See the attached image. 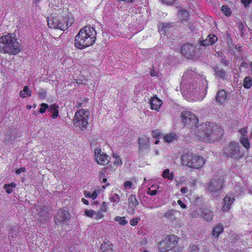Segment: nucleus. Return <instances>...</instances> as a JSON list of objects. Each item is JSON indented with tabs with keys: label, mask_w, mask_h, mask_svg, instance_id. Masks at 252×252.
Segmentation results:
<instances>
[{
	"label": "nucleus",
	"mask_w": 252,
	"mask_h": 252,
	"mask_svg": "<svg viewBox=\"0 0 252 252\" xmlns=\"http://www.w3.org/2000/svg\"><path fill=\"white\" fill-rule=\"evenodd\" d=\"M198 139L205 142H213L221 138L223 131L220 125L210 122L202 123L194 128Z\"/></svg>",
	"instance_id": "nucleus-1"
},
{
	"label": "nucleus",
	"mask_w": 252,
	"mask_h": 252,
	"mask_svg": "<svg viewBox=\"0 0 252 252\" xmlns=\"http://www.w3.org/2000/svg\"><path fill=\"white\" fill-rule=\"evenodd\" d=\"M96 32L91 27L81 29L75 38V46L78 49H84L94 44L96 39Z\"/></svg>",
	"instance_id": "nucleus-2"
},
{
	"label": "nucleus",
	"mask_w": 252,
	"mask_h": 252,
	"mask_svg": "<svg viewBox=\"0 0 252 252\" xmlns=\"http://www.w3.org/2000/svg\"><path fill=\"white\" fill-rule=\"evenodd\" d=\"M21 51L20 43L12 34L0 37V52L15 55Z\"/></svg>",
	"instance_id": "nucleus-3"
},
{
	"label": "nucleus",
	"mask_w": 252,
	"mask_h": 252,
	"mask_svg": "<svg viewBox=\"0 0 252 252\" xmlns=\"http://www.w3.org/2000/svg\"><path fill=\"white\" fill-rule=\"evenodd\" d=\"M68 12L65 11L63 14L59 13L58 16H53L48 18L47 21L49 28L58 29L62 31L66 30L72 23V21L67 20Z\"/></svg>",
	"instance_id": "nucleus-4"
},
{
	"label": "nucleus",
	"mask_w": 252,
	"mask_h": 252,
	"mask_svg": "<svg viewBox=\"0 0 252 252\" xmlns=\"http://www.w3.org/2000/svg\"><path fill=\"white\" fill-rule=\"evenodd\" d=\"M223 155L225 157L236 159H240L243 157V153L240 150L239 143L235 141L226 144L223 148Z\"/></svg>",
	"instance_id": "nucleus-5"
},
{
	"label": "nucleus",
	"mask_w": 252,
	"mask_h": 252,
	"mask_svg": "<svg viewBox=\"0 0 252 252\" xmlns=\"http://www.w3.org/2000/svg\"><path fill=\"white\" fill-rule=\"evenodd\" d=\"M182 160L183 163L187 166L195 169H199L205 163L203 158L190 153L183 155Z\"/></svg>",
	"instance_id": "nucleus-6"
},
{
	"label": "nucleus",
	"mask_w": 252,
	"mask_h": 252,
	"mask_svg": "<svg viewBox=\"0 0 252 252\" xmlns=\"http://www.w3.org/2000/svg\"><path fill=\"white\" fill-rule=\"evenodd\" d=\"M90 116V112L88 110L80 109L78 110L75 114L73 123L80 128H86L88 125V118Z\"/></svg>",
	"instance_id": "nucleus-7"
},
{
	"label": "nucleus",
	"mask_w": 252,
	"mask_h": 252,
	"mask_svg": "<svg viewBox=\"0 0 252 252\" xmlns=\"http://www.w3.org/2000/svg\"><path fill=\"white\" fill-rule=\"evenodd\" d=\"M177 243V239L175 235L167 236L158 243V250L161 252L168 251L174 248Z\"/></svg>",
	"instance_id": "nucleus-8"
},
{
	"label": "nucleus",
	"mask_w": 252,
	"mask_h": 252,
	"mask_svg": "<svg viewBox=\"0 0 252 252\" xmlns=\"http://www.w3.org/2000/svg\"><path fill=\"white\" fill-rule=\"evenodd\" d=\"M199 49L192 44H186L182 46L181 53L186 58L196 60L199 57Z\"/></svg>",
	"instance_id": "nucleus-9"
},
{
	"label": "nucleus",
	"mask_w": 252,
	"mask_h": 252,
	"mask_svg": "<svg viewBox=\"0 0 252 252\" xmlns=\"http://www.w3.org/2000/svg\"><path fill=\"white\" fill-rule=\"evenodd\" d=\"M223 183V179H213L208 183L206 190L212 195H214L216 193L220 192L222 188Z\"/></svg>",
	"instance_id": "nucleus-10"
},
{
	"label": "nucleus",
	"mask_w": 252,
	"mask_h": 252,
	"mask_svg": "<svg viewBox=\"0 0 252 252\" xmlns=\"http://www.w3.org/2000/svg\"><path fill=\"white\" fill-rule=\"evenodd\" d=\"M94 156L96 161L98 164L105 165L107 164L110 159V157L106 154L101 152V149L94 150Z\"/></svg>",
	"instance_id": "nucleus-11"
},
{
	"label": "nucleus",
	"mask_w": 252,
	"mask_h": 252,
	"mask_svg": "<svg viewBox=\"0 0 252 252\" xmlns=\"http://www.w3.org/2000/svg\"><path fill=\"white\" fill-rule=\"evenodd\" d=\"M70 219V214L67 211L60 210L55 217V221L57 225L66 222Z\"/></svg>",
	"instance_id": "nucleus-12"
},
{
	"label": "nucleus",
	"mask_w": 252,
	"mask_h": 252,
	"mask_svg": "<svg viewBox=\"0 0 252 252\" xmlns=\"http://www.w3.org/2000/svg\"><path fill=\"white\" fill-rule=\"evenodd\" d=\"M213 69L214 72V75L218 79L223 80L227 79V73L224 69L217 65L214 66Z\"/></svg>",
	"instance_id": "nucleus-13"
},
{
	"label": "nucleus",
	"mask_w": 252,
	"mask_h": 252,
	"mask_svg": "<svg viewBox=\"0 0 252 252\" xmlns=\"http://www.w3.org/2000/svg\"><path fill=\"white\" fill-rule=\"evenodd\" d=\"M138 205V202L135 195H130L128 198V211L130 214H133L134 213V208Z\"/></svg>",
	"instance_id": "nucleus-14"
},
{
	"label": "nucleus",
	"mask_w": 252,
	"mask_h": 252,
	"mask_svg": "<svg viewBox=\"0 0 252 252\" xmlns=\"http://www.w3.org/2000/svg\"><path fill=\"white\" fill-rule=\"evenodd\" d=\"M139 149L141 151L148 149L149 148V139L146 136L140 137L138 139Z\"/></svg>",
	"instance_id": "nucleus-15"
},
{
	"label": "nucleus",
	"mask_w": 252,
	"mask_h": 252,
	"mask_svg": "<svg viewBox=\"0 0 252 252\" xmlns=\"http://www.w3.org/2000/svg\"><path fill=\"white\" fill-rule=\"evenodd\" d=\"M151 108L153 110L158 111L160 107L162 102L157 96L151 98L150 100Z\"/></svg>",
	"instance_id": "nucleus-16"
},
{
	"label": "nucleus",
	"mask_w": 252,
	"mask_h": 252,
	"mask_svg": "<svg viewBox=\"0 0 252 252\" xmlns=\"http://www.w3.org/2000/svg\"><path fill=\"white\" fill-rule=\"evenodd\" d=\"M201 216L206 220L209 221L213 219V212L212 211L207 208H202L201 209Z\"/></svg>",
	"instance_id": "nucleus-17"
},
{
	"label": "nucleus",
	"mask_w": 252,
	"mask_h": 252,
	"mask_svg": "<svg viewBox=\"0 0 252 252\" xmlns=\"http://www.w3.org/2000/svg\"><path fill=\"white\" fill-rule=\"evenodd\" d=\"M234 198L230 197L229 195H226L223 199V206L222 210L223 211H227L230 208V206L234 201Z\"/></svg>",
	"instance_id": "nucleus-18"
},
{
	"label": "nucleus",
	"mask_w": 252,
	"mask_h": 252,
	"mask_svg": "<svg viewBox=\"0 0 252 252\" xmlns=\"http://www.w3.org/2000/svg\"><path fill=\"white\" fill-rule=\"evenodd\" d=\"M227 98V95L225 90L222 89L220 90L217 94L216 97V100L220 104H222L225 102Z\"/></svg>",
	"instance_id": "nucleus-19"
},
{
	"label": "nucleus",
	"mask_w": 252,
	"mask_h": 252,
	"mask_svg": "<svg viewBox=\"0 0 252 252\" xmlns=\"http://www.w3.org/2000/svg\"><path fill=\"white\" fill-rule=\"evenodd\" d=\"M178 139V136L175 133L171 132L163 136V139L165 142L167 143H171L174 140Z\"/></svg>",
	"instance_id": "nucleus-20"
},
{
	"label": "nucleus",
	"mask_w": 252,
	"mask_h": 252,
	"mask_svg": "<svg viewBox=\"0 0 252 252\" xmlns=\"http://www.w3.org/2000/svg\"><path fill=\"white\" fill-rule=\"evenodd\" d=\"M198 119L194 114V117H191L189 119H184V123L185 125L189 127H192L195 126L197 123Z\"/></svg>",
	"instance_id": "nucleus-21"
},
{
	"label": "nucleus",
	"mask_w": 252,
	"mask_h": 252,
	"mask_svg": "<svg viewBox=\"0 0 252 252\" xmlns=\"http://www.w3.org/2000/svg\"><path fill=\"white\" fill-rule=\"evenodd\" d=\"M49 6L55 10L61 9V7L62 5L60 0H48Z\"/></svg>",
	"instance_id": "nucleus-22"
},
{
	"label": "nucleus",
	"mask_w": 252,
	"mask_h": 252,
	"mask_svg": "<svg viewBox=\"0 0 252 252\" xmlns=\"http://www.w3.org/2000/svg\"><path fill=\"white\" fill-rule=\"evenodd\" d=\"M19 95L22 98H25L27 96H31L32 95V92L29 89L28 86H25L23 88V90L19 93Z\"/></svg>",
	"instance_id": "nucleus-23"
},
{
	"label": "nucleus",
	"mask_w": 252,
	"mask_h": 252,
	"mask_svg": "<svg viewBox=\"0 0 252 252\" xmlns=\"http://www.w3.org/2000/svg\"><path fill=\"white\" fill-rule=\"evenodd\" d=\"M88 102V99L86 97H80L77 100L76 107L79 108L86 106V104Z\"/></svg>",
	"instance_id": "nucleus-24"
},
{
	"label": "nucleus",
	"mask_w": 252,
	"mask_h": 252,
	"mask_svg": "<svg viewBox=\"0 0 252 252\" xmlns=\"http://www.w3.org/2000/svg\"><path fill=\"white\" fill-rule=\"evenodd\" d=\"M174 27V25L173 23H162L160 24V31L164 32Z\"/></svg>",
	"instance_id": "nucleus-25"
},
{
	"label": "nucleus",
	"mask_w": 252,
	"mask_h": 252,
	"mask_svg": "<svg viewBox=\"0 0 252 252\" xmlns=\"http://www.w3.org/2000/svg\"><path fill=\"white\" fill-rule=\"evenodd\" d=\"M243 86L246 89H250L252 86V78L246 76L243 80Z\"/></svg>",
	"instance_id": "nucleus-26"
},
{
	"label": "nucleus",
	"mask_w": 252,
	"mask_h": 252,
	"mask_svg": "<svg viewBox=\"0 0 252 252\" xmlns=\"http://www.w3.org/2000/svg\"><path fill=\"white\" fill-rule=\"evenodd\" d=\"M178 16L181 20H187L189 17V13L185 9H181L179 11Z\"/></svg>",
	"instance_id": "nucleus-27"
},
{
	"label": "nucleus",
	"mask_w": 252,
	"mask_h": 252,
	"mask_svg": "<svg viewBox=\"0 0 252 252\" xmlns=\"http://www.w3.org/2000/svg\"><path fill=\"white\" fill-rule=\"evenodd\" d=\"M223 227L222 225L219 224L216 226L213 230V235L215 237H218L219 235L223 231Z\"/></svg>",
	"instance_id": "nucleus-28"
},
{
	"label": "nucleus",
	"mask_w": 252,
	"mask_h": 252,
	"mask_svg": "<svg viewBox=\"0 0 252 252\" xmlns=\"http://www.w3.org/2000/svg\"><path fill=\"white\" fill-rule=\"evenodd\" d=\"M240 141L242 145L247 150L250 148V142L247 138H246L244 136H241L240 138Z\"/></svg>",
	"instance_id": "nucleus-29"
},
{
	"label": "nucleus",
	"mask_w": 252,
	"mask_h": 252,
	"mask_svg": "<svg viewBox=\"0 0 252 252\" xmlns=\"http://www.w3.org/2000/svg\"><path fill=\"white\" fill-rule=\"evenodd\" d=\"M189 92L191 94H200V88L198 87L197 85L195 83L192 84L189 87Z\"/></svg>",
	"instance_id": "nucleus-30"
},
{
	"label": "nucleus",
	"mask_w": 252,
	"mask_h": 252,
	"mask_svg": "<svg viewBox=\"0 0 252 252\" xmlns=\"http://www.w3.org/2000/svg\"><path fill=\"white\" fill-rule=\"evenodd\" d=\"M191 117H194V114L189 111H184L182 113V118L183 122L184 119L188 120Z\"/></svg>",
	"instance_id": "nucleus-31"
},
{
	"label": "nucleus",
	"mask_w": 252,
	"mask_h": 252,
	"mask_svg": "<svg viewBox=\"0 0 252 252\" xmlns=\"http://www.w3.org/2000/svg\"><path fill=\"white\" fill-rule=\"evenodd\" d=\"M175 213V211L173 210H169L164 214L163 217L168 219H174Z\"/></svg>",
	"instance_id": "nucleus-32"
},
{
	"label": "nucleus",
	"mask_w": 252,
	"mask_h": 252,
	"mask_svg": "<svg viewBox=\"0 0 252 252\" xmlns=\"http://www.w3.org/2000/svg\"><path fill=\"white\" fill-rule=\"evenodd\" d=\"M115 220L119 222V224L122 225H125L128 222V221L125 220V217H121L119 216L116 217L115 218Z\"/></svg>",
	"instance_id": "nucleus-33"
},
{
	"label": "nucleus",
	"mask_w": 252,
	"mask_h": 252,
	"mask_svg": "<svg viewBox=\"0 0 252 252\" xmlns=\"http://www.w3.org/2000/svg\"><path fill=\"white\" fill-rule=\"evenodd\" d=\"M113 157L115 158L114 164L117 166L120 165L122 164V161L120 157L115 153L113 154Z\"/></svg>",
	"instance_id": "nucleus-34"
},
{
	"label": "nucleus",
	"mask_w": 252,
	"mask_h": 252,
	"mask_svg": "<svg viewBox=\"0 0 252 252\" xmlns=\"http://www.w3.org/2000/svg\"><path fill=\"white\" fill-rule=\"evenodd\" d=\"M222 12L227 16L231 15V11L230 9L226 5H222L221 8Z\"/></svg>",
	"instance_id": "nucleus-35"
},
{
	"label": "nucleus",
	"mask_w": 252,
	"mask_h": 252,
	"mask_svg": "<svg viewBox=\"0 0 252 252\" xmlns=\"http://www.w3.org/2000/svg\"><path fill=\"white\" fill-rule=\"evenodd\" d=\"M47 207L45 206H43V207L40 208V210L39 212V215L40 217L46 218L48 217V213L47 212Z\"/></svg>",
	"instance_id": "nucleus-36"
},
{
	"label": "nucleus",
	"mask_w": 252,
	"mask_h": 252,
	"mask_svg": "<svg viewBox=\"0 0 252 252\" xmlns=\"http://www.w3.org/2000/svg\"><path fill=\"white\" fill-rule=\"evenodd\" d=\"M207 37L211 44H214L218 40V37L214 34H210L208 35Z\"/></svg>",
	"instance_id": "nucleus-37"
},
{
	"label": "nucleus",
	"mask_w": 252,
	"mask_h": 252,
	"mask_svg": "<svg viewBox=\"0 0 252 252\" xmlns=\"http://www.w3.org/2000/svg\"><path fill=\"white\" fill-rule=\"evenodd\" d=\"M85 214L86 216L92 218L95 214V211L93 210H85Z\"/></svg>",
	"instance_id": "nucleus-38"
},
{
	"label": "nucleus",
	"mask_w": 252,
	"mask_h": 252,
	"mask_svg": "<svg viewBox=\"0 0 252 252\" xmlns=\"http://www.w3.org/2000/svg\"><path fill=\"white\" fill-rule=\"evenodd\" d=\"M198 43L200 44V45L203 46H209V45H212L210 41L208 40L207 37L205 40H199L198 41Z\"/></svg>",
	"instance_id": "nucleus-39"
},
{
	"label": "nucleus",
	"mask_w": 252,
	"mask_h": 252,
	"mask_svg": "<svg viewBox=\"0 0 252 252\" xmlns=\"http://www.w3.org/2000/svg\"><path fill=\"white\" fill-rule=\"evenodd\" d=\"M48 108V104L46 103H42L41 104V108L39 109V112L40 113H43Z\"/></svg>",
	"instance_id": "nucleus-40"
},
{
	"label": "nucleus",
	"mask_w": 252,
	"mask_h": 252,
	"mask_svg": "<svg viewBox=\"0 0 252 252\" xmlns=\"http://www.w3.org/2000/svg\"><path fill=\"white\" fill-rule=\"evenodd\" d=\"M189 251L191 252H198V248L195 245H191L189 247Z\"/></svg>",
	"instance_id": "nucleus-41"
},
{
	"label": "nucleus",
	"mask_w": 252,
	"mask_h": 252,
	"mask_svg": "<svg viewBox=\"0 0 252 252\" xmlns=\"http://www.w3.org/2000/svg\"><path fill=\"white\" fill-rule=\"evenodd\" d=\"M58 108V105H56L55 104H53L49 106L48 105V108L47 109L50 111H53L56 110Z\"/></svg>",
	"instance_id": "nucleus-42"
},
{
	"label": "nucleus",
	"mask_w": 252,
	"mask_h": 252,
	"mask_svg": "<svg viewBox=\"0 0 252 252\" xmlns=\"http://www.w3.org/2000/svg\"><path fill=\"white\" fill-rule=\"evenodd\" d=\"M119 199V195L116 193H114L111 197V200L114 202H117Z\"/></svg>",
	"instance_id": "nucleus-43"
},
{
	"label": "nucleus",
	"mask_w": 252,
	"mask_h": 252,
	"mask_svg": "<svg viewBox=\"0 0 252 252\" xmlns=\"http://www.w3.org/2000/svg\"><path fill=\"white\" fill-rule=\"evenodd\" d=\"M3 188L5 189L6 192L8 194L11 193L13 191L12 189L10 187V186H9V185L5 184Z\"/></svg>",
	"instance_id": "nucleus-44"
},
{
	"label": "nucleus",
	"mask_w": 252,
	"mask_h": 252,
	"mask_svg": "<svg viewBox=\"0 0 252 252\" xmlns=\"http://www.w3.org/2000/svg\"><path fill=\"white\" fill-rule=\"evenodd\" d=\"M132 183L130 181H127L125 182L124 183V187L126 189H130L131 188Z\"/></svg>",
	"instance_id": "nucleus-45"
},
{
	"label": "nucleus",
	"mask_w": 252,
	"mask_h": 252,
	"mask_svg": "<svg viewBox=\"0 0 252 252\" xmlns=\"http://www.w3.org/2000/svg\"><path fill=\"white\" fill-rule=\"evenodd\" d=\"M160 135V132L158 130H154L152 131V136L155 138H157Z\"/></svg>",
	"instance_id": "nucleus-46"
},
{
	"label": "nucleus",
	"mask_w": 252,
	"mask_h": 252,
	"mask_svg": "<svg viewBox=\"0 0 252 252\" xmlns=\"http://www.w3.org/2000/svg\"><path fill=\"white\" fill-rule=\"evenodd\" d=\"M95 219H101L103 217V215L102 214V211H98L97 213L95 212Z\"/></svg>",
	"instance_id": "nucleus-47"
},
{
	"label": "nucleus",
	"mask_w": 252,
	"mask_h": 252,
	"mask_svg": "<svg viewBox=\"0 0 252 252\" xmlns=\"http://www.w3.org/2000/svg\"><path fill=\"white\" fill-rule=\"evenodd\" d=\"M38 94L40 98L43 99L45 97V92L44 90L41 89L38 91Z\"/></svg>",
	"instance_id": "nucleus-48"
},
{
	"label": "nucleus",
	"mask_w": 252,
	"mask_h": 252,
	"mask_svg": "<svg viewBox=\"0 0 252 252\" xmlns=\"http://www.w3.org/2000/svg\"><path fill=\"white\" fill-rule=\"evenodd\" d=\"M138 220H139V219H138L137 218H135L131 219L129 222L130 225L132 226L136 225L138 222Z\"/></svg>",
	"instance_id": "nucleus-49"
},
{
	"label": "nucleus",
	"mask_w": 252,
	"mask_h": 252,
	"mask_svg": "<svg viewBox=\"0 0 252 252\" xmlns=\"http://www.w3.org/2000/svg\"><path fill=\"white\" fill-rule=\"evenodd\" d=\"M242 136L245 137L247 134V129L246 127H243L239 130Z\"/></svg>",
	"instance_id": "nucleus-50"
},
{
	"label": "nucleus",
	"mask_w": 252,
	"mask_h": 252,
	"mask_svg": "<svg viewBox=\"0 0 252 252\" xmlns=\"http://www.w3.org/2000/svg\"><path fill=\"white\" fill-rule=\"evenodd\" d=\"M157 193H158L157 190H151L150 189V188L148 189V190L147 191V193L148 194L150 195L151 196H154V195L157 194Z\"/></svg>",
	"instance_id": "nucleus-51"
},
{
	"label": "nucleus",
	"mask_w": 252,
	"mask_h": 252,
	"mask_svg": "<svg viewBox=\"0 0 252 252\" xmlns=\"http://www.w3.org/2000/svg\"><path fill=\"white\" fill-rule=\"evenodd\" d=\"M170 174L169 169H166L163 172L162 176L163 178H167Z\"/></svg>",
	"instance_id": "nucleus-52"
},
{
	"label": "nucleus",
	"mask_w": 252,
	"mask_h": 252,
	"mask_svg": "<svg viewBox=\"0 0 252 252\" xmlns=\"http://www.w3.org/2000/svg\"><path fill=\"white\" fill-rule=\"evenodd\" d=\"M245 7H247L252 2V0H241Z\"/></svg>",
	"instance_id": "nucleus-53"
},
{
	"label": "nucleus",
	"mask_w": 252,
	"mask_h": 252,
	"mask_svg": "<svg viewBox=\"0 0 252 252\" xmlns=\"http://www.w3.org/2000/svg\"><path fill=\"white\" fill-rule=\"evenodd\" d=\"M220 62L221 63L223 64L225 66L228 65V62L226 61V58L225 57H222L220 60Z\"/></svg>",
	"instance_id": "nucleus-54"
},
{
	"label": "nucleus",
	"mask_w": 252,
	"mask_h": 252,
	"mask_svg": "<svg viewBox=\"0 0 252 252\" xmlns=\"http://www.w3.org/2000/svg\"><path fill=\"white\" fill-rule=\"evenodd\" d=\"M105 244L104 245H101V250L103 251V252H112V249L111 248L107 250H105Z\"/></svg>",
	"instance_id": "nucleus-55"
},
{
	"label": "nucleus",
	"mask_w": 252,
	"mask_h": 252,
	"mask_svg": "<svg viewBox=\"0 0 252 252\" xmlns=\"http://www.w3.org/2000/svg\"><path fill=\"white\" fill-rule=\"evenodd\" d=\"M163 3H164L167 4H172L174 0H161Z\"/></svg>",
	"instance_id": "nucleus-56"
},
{
	"label": "nucleus",
	"mask_w": 252,
	"mask_h": 252,
	"mask_svg": "<svg viewBox=\"0 0 252 252\" xmlns=\"http://www.w3.org/2000/svg\"><path fill=\"white\" fill-rule=\"evenodd\" d=\"M58 114H59V111L57 109L56 110H55L53 112V114L52 116V118L56 119L58 117Z\"/></svg>",
	"instance_id": "nucleus-57"
},
{
	"label": "nucleus",
	"mask_w": 252,
	"mask_h": 252,
	"mask_svg": "<svg viewBox=\"0 0 252 252\" xmlns=\"http://www.w3.org/2000/svg\"><path fill=\"white\" fill-rule=\"evenodd\" d=\"M178 203L182 208L185 209L187 207L186 205L180 200H178Z\"/></svg>",
	"instance_id": "nucleus-58"
},
{
	"label": "nucleus",
	"mask_w": 252,
	"mask_h": 252,
	"mask_svg": "<svg viewBox=\"0 0 252 252\" xmlns=\"http://www.w3.org/2000/svg\"><path fill=\"white\" fill-rule=\"evenodd\" d=\"M25 171V168L24 167H21V168L17 169L16 171V173L17 174H19L21 173L22 172H24Z\"/></svg>",
	"instance_id": "nucleus-59"
},
{
	"label": "nucleus",
	"mask_w": 252,
	"mask_h": 252,
	"mask_svg": "<svg viewBox=\"0 0 252 252\" xmlns=\"http://www.w3.org/2000/svg\"><path fill=\"white\" fill-rule=\"evenodd\" d=\"M188 191V189L187 187H183V188H182L181 189V192L183 194H185V193H187Z\"/></svg>",
	"instance_id": "nucleus-60"
},
{
	"label": "nucleus",
	"mask_w": 252,
	"mask_h": 252,
	"mask_svg": "<svg viewBox=\"0 0 252 252\" xmlns=\"http://www.w3.org/2000/svg\"><path fill=\"white\" fill-rule=\"evenodd\" d=\"M238 27L240 30L243 31L245 28V26L243 23H241L238 24Z\"/></svg>",
	"instance_id": "nucleus-61"
},
{
	"label": "nucleus",
	"mask_w": 252,
	"mask_h": 252,
	"mask_svg": "<svg viewBox=\"0 0 252 252\" xmlns=\"http://www.w3.org/2000/svg\"><path fill=\"white\" fill-rule=\"evenodd\" d=\"M157 74H158L157 72L154 70H152L150 72V75L152 77L156 76H157Z\"/></svg>",
	"instance_id": "nucleus-62"
},
{
	"label": "nucleus",
	"mask_w": 252,
	"mask_h": 252,
	"mask_svg": "<svg viewBox=\"0 0 252 252\" xmlns=\"http://www.w3.org/2000/svg\"><path fill=\"white\" fill-rule=\"evenodd\" d=\"M97 197V193L95 191H94L93 192V193H91V198H92L93 199H95Z\"/></svg>",
	"instance_id": "nucleus-63"
},
{
	"label": "nucleus",
	"mask_w": 252,
	"mask_h": 252,
	"mask_svg": "<svg viewBox=\"0 0 252 252\" xmlns=\"http://www.w3.org/2000/svg\"><path fill=\"white\" fill-rule=\"evenodd\" d=\"M196 183H197V181L196 180H194L191 182H190L189 183V185L192 186V187H194L196 186Z\"/></svg>",
	"instance_id": "nucleus-64"
}]
</instances>
